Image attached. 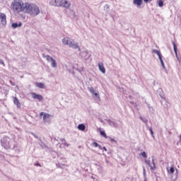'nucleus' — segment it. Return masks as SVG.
<instances>
[{
  "instance_id": "nucleus-1",
  "label": "nucleus",
  "mask_w": 181,
  "mask_h": 181,
  "mask_svg": "<svg viewBox=\"0 0 181 181\" xmlns=\"http://www.w3.org/2000/svg\"><path fill=\"white\" fill-rule=\"evenodd\" d=\"M11 9L15 13H28L31 16H37L40 13V9L35 4L23 2L22 0H14L11 3Z\"/></svg>"
},
{
  "instance_id": "nucleus-2",
  "label": "nucleus",
  "mask_w": 181,
  "mask_h": 181,
  "mask_svg": "<svg viewBox=\"0 0 181 181\" xmlns=\"http://www.w3.org/2000/svg\"><path fill=\"white\" fill-rule=\"evenodd\" d=\"M62 43L69 47H72V49H78L79 52H81V49L80 48V46H78V43H74V40H71L68 37H66L62 40Z\"/></svg>"
},
{
  "instance_id": "nucleus-3",
  "label": "nucleus",
  "mask_w": 181,
  "mask_h": 181,
  "mask_svg": "<svg viewBox=\"0 0 181 181\" xmlns=\"http://www.w3.org/2000/svg\"><path fill=\"white\" fill-rule=\"evenodd\" d=\"M153 53H156L158 56L159 60L161 63V65L163 67H165V63H163V59H162V54L160 53V51L158 49H153L152 51Z\"/></svg>"
},
{
  "instance_id": "nucleus-4",
  "label": "nucleus",
  "mask_w": 181,
  "mask_h": 181,
  "mask_svg": "<svg viewBox=\"0 0 181 181\" xmlns=\"http://www.w3.org/2000/svg\"><path fill=\"white\" fill-rule=\"evenodd\" d=\"M45 58L47 59V62H51V66L52 67H57V64L56 63V60L53 59V57L47 55L45 56Z\"/></svg>"
},
{
  "instance_id": "nucleus-5",
  "label": "nucleus",
  "mask_w": 181,
  "mask_h": 181,
  "mask_svg": "<svg viewBox=\"0 0 181 181\" xmlns=\"http://www.w3.org/2000/svg\"><path fill=\"white\" fill-rule=\"evenodd\" d=\"M40 117H42V119L44 121V122H47V121H49V119H50V117H52V115H50L49 113H45L43 112H41L40 114Z\"/></svg>"
},
{
  "instance_id": "nucleus-6",
  "label": "nucleus",
  "mask_w": 181,
  "mask_h": 181,
  "mask_svg": "<svg viewBox=\"0 0 181 181\" xmlns=\"http://www.w3.org/2000/svg\"><path fill=\"white\" fill-rule=\"evenodd\" d=\"M31 95L34 100H38V101H43V96L36 93H31Z\"/></svg>"
},
{
  "instance_id": "nucleus-7",
  "label": "nucleus",
  "mask_w": 181,
  "mask_h": 181,
  "mask_svg": "<svg viewBox=\"0 0 181 181\" xmlns=\"http://www.w3.org/2000/svg\"><path fill=\"white\" fill-rule=\"evenodd\" d=\"M49 4L52 6H62V0H51Z\"/></svg>"
},
{
  "instance_id": "nucleus-8",
  "label": "nucleus",
  "mask_w": 181,
  "mask_h": 181,
  "mask_svg": "<svg viewBox=\"0 0 181 181\" xmlns=\"http://www.w3.org/2000/svg\"><path fill=\"white\" fill-rule=\"evenodd\" d=\"M71 6V4H70V1L67 0H62L61 6H63V8H70Z\"/></svg>"
},
{
  "instance_id": "nucleus-9",
  "label": "nucleus",
  "mask_w": 181,
  "mask_h": 181,
  "mask_svg": "<svg viewBox=\"0 0 181 181\" xmlns=\"http://www.w3.org/2000/svg\"><path fill=\"white\" fill-rule=\"evenodd\" d=\"M0 19H1V23L2 24V25L5 26V25H6V15H5V13H1Z\"/></svg>"
},
{
  "instance_id": "nucleus-10",
  "label": "nucleus",
  "mask_w": 181,
  "mask_h": 181,
  "mask_svg": "<svg viewBox=\"0 0 181 181\" xmlns=\"http://www.w3.org/2000/svg\"><path fill=\"white\" fill-rule=\"evenodd\" d=\"M152 162H153V165H151V161L150 160H145L146 165H148L151 167V170H155V169H156V166L155 165V160H153Z\"/></svg>"
},
{
  "instance_id": "nucleus-11",
  "label": "nucleus",
  "mask_w": 181,
  "mask_h": 181,
  "mask_svg": "<svg viewBox=\"0 0 181 181\" xmlns=\"http://www.w3.org/2000/svg\"><path fill=\"white\" fill-rule=\"evenodd\" d=\"M98 66L99 67L100 71H101V73H103V74H105V67H104V63L99 62L98 64Z\"/></svg>"
},
{
  "instance_id": "nucleus-12",
  "label": "nucleus",
  "mask_w": 181,
  "mask_h": 181,
  "mask_svg": "<svg viewBox=\"0 0 181 181\" xmlns=\"http://www.w3.org/2000/svg\"><path fill=\"white\" fill-rule=\"evenodd\" d=\"M13 103L17 106V108H21V102H19V99H18V98H13Z\"/></svg>"
},
{
  "instance_id": "nucleus-13",
  "label": "nucleus",
  "mask_w": 181,
  "mask_h": 181,
  "mask_svg": "<svg viewBox=\"0 0 181 181\" xmlns=\"http://www.w3.org/2000/svg\"><path fill=\"white\" fill-rule=\"evenodd\" d=\"M133 4L136 6H141L142 5V0H134Z\"/></svg>"
},
{
  "instance_id": "nucleus-14",
  "label": "nucleus",
  "mask_w": 181,
  "mask_h": 181,
  "mask_svg": "<svg viewBox=\"0 0 181 181\" xmlns=\"http://www.w3.org/2000/svg\"><path fill=\"white\" fill-rule=\"evenodd\" d=\"M21 26H22V23H12L11 25V28H13V29H16V28H21Z\"/></svg>"
},
{
  "instance_id": "nucleus-15",
  "label": "nucleus",
  "mask_w": 181,
  "mask_h": 181,
  "mask_svg": "<svg viewBox=\"0 0 181 181\" xmlns=\"http://www.w3.org/2000/svg\"><path fill=\"white\" fill-rule=\"evenodd\" d=\"M78 129H79V131H86V125H84V124H78Z\"/></svg>"
},
{
  "instance_id": "nucleus-16",
  "label": "nucleus",
  "mask_w": 181,
  "mask_h": 181,
  "mask_svg": "<svg viewBox=\"0 0 181 181\" xmlns=\"http://www.w3.org/2000/svg\"><path fill=\"white\" fill-rule=\"evenodd\" d=\"M35 84L36 87H37L38 88H45V84H43L42 83L36 82Z\"/></svg>"
},
{
  "instance_id": "nucleus-17",
  "label": "nucleus",
  "mask_w": 181,
  "mask_h": 181,
  "mask_svg": "<svg viewBox=\"0 0 181 181\" xmlns=\"http://www.w3.org/2000/svg\"><path fill=\"white\" fill-rule=\"evenodd\" d=\"M173 45L174 52L175 53V56L177 57V47H176V44L174 42H173Z\"/></svg>"
},
{
  "instance_id": "nucleus-18",
  "label": "nucleus",
  "mask_w": 181,
  "mask_h": 181,
  "mask_svg": "<svg viewBox=\"0 0 181 181\" xmlns=\"http://www.w3.org/2000/svg\"><path fill=\"white\" fill-rule=\"evenodd\" d=\"M100 134L103 136V138H105L107 139L108 136H107V134H105V132L100 130Z\"/></svg>"
},
{
  "instance_id": "nucleus-19",
  "label": "nucleus",
  "mask_w": 181,
  "mask_h": 181,
  "mask_svg": "<svg viewBox=\"0 0 181 181\" xmlns=\"http://www.w3.org/2000/svg\"><path fill=\"white\" fill-rule=\"evenodd\" d=\"M158 6H160V8H162V6H163V1L160 0L158 1Z\"/></svg>"
},
{
  "instance_id": "nucleus-20",
  "label": "nucleus",
  "mask_w": 181,
  "mask_h": 181,
  "mask_svg": "<svg viewBox=\"0 0 181 181\" xmlns=\"http://www.w3.org/2000/svg\"><path fill=\"white\" fill-rule=\"evenodd\" d=\"M93 146H94L95 148H98V144L95 141H94L93 144H92Z\"/></svg>"
},
{
  "instance_id": "nucleus-21",
  "label": "nucleus",
  "mask_w": 181,
  "mask_h": 181,
  "mask_svg": "<svg viewBox=\"0 0 181 181\" xmlns=\"http://www.w3.org/2000/svg\"><path fill=\"white\" fill-rule=\"evenodd\" d=\"M89 91H90V93L91 94H94V92H95V90H94V88L91 87V88H90V89H89Z\"/></svg>"
},
{
  "instance_id": "nucleus-22",
  "label": "nucleus",
  "mask_w": 181,
  "mask_h": 181,
  "mask_svg": "<svg viewBox=\"0 0 181 181\" xmlns=\"http://www.w3.org/2000/svg\"><path fill=\"white\" fill-rule=\"evenodd\" d=\"M170 173H172V174L175 173V168L173 167H171L170 168Z\"/></svg>"
},
{
  "instance_id": "nucleus-23",
  "label": "nucleus",
  "mask_w": 181,
  "mask_h": 181,
  "mask_svg": "<svg viewBox=\"0 0 181 181\" xmlns=\"http://www.w3.org/2000/svg\"><path fill=\"white\" fill-rule=\"evenodd\" d=\"M141 156H143V158H146V153L145 151H143L141 153Z\"/></svg>"
},
{
  "instance_id": "nucleus-24",
  "label": "nucleus",
  "mask_w": 181,
  "mask_h": 181,
  "mask_svg": "<svg viewBox=\"0 0 181 181\" xmlns=\"http://www.w3.org/2000/svg\"><path fill=\"white\" fill-rule=\"evenodd\" d=\"M93 95H95V97H98V99H100V96L98 95V93H95V91L94 92Z\"/></svg>"
},
{
  "instance_id": "nucleus-25",
  "label": "nucleus",
  "mask_w": 181,
  "mask_h": 181,
  "mask_svg": "<svg viewBox=\"0 0 181 181\" xmlns=\"http://www.w3.org/2000/svg\"><path fill=\"white\" fill-rule=\"evenodd\" d=\"M0 64H2L3 66H5V63L2 60L0 61Z\"/></svg>"
},
{
  "instance_id": "nucleus-26",
  "label": "nucleus",
  "mask_w": 181,
  "mask_h": 181,
  "mask_svg": "<svg viewBox=\"0 0 181 181\" xmlns=\"http://www.w3.org/2000/svg\"><path fill=\"white\" fill-rule=\"evenodd\" d=\"M98 148H99V149H103V147L100 144H98Z\"/></svg>"
},
{
  "instance_id": "nucleus-27",
  "label": "nucleus",
  "mask_w": 181,
  "mask_h": 181,
  "mask_svg": "<svg viewBox=\"0 0 181 181\" xmlns=\"http://www.w3.org/2000/svg\"><path fill=\"white\" fill-rule=\"evenodd\" d=\"M150 132H151V135H153V131H152V129H150Z\"/></svg>"
},
{
  "instance_id": "nucleus-28",
  "label": "nucleus",
  "mask_w": 181,
  "mask_h": 181,
  "mask_svg": "<svg viewBox=\"0 0 181 181\" xmlns=\"http://www.w3.org/2000/svg\"><path fill=\"white\" fill-rule=\"evenodd\" d=\"M146 4H148L149 2V0H144Z\"/></svg>"
},
{
  "instance_id": "nucleus-29",
  "label": "nucleus",
  "mask_w": 181,
  "mask_h": 181,
  "mask_svg": "<svg viewBox=\"0 0 181 181\" xmlns=\"http://www.w3.org/2000/svg\"><path fill=\"white\" fill-rule=\"evenodd\" d=\"M104 151H107V148L104 147L103 148Z\"/></svg>"
},
{
  "instance_id": "nucleus-30",
  "label": "nucleus",
  "mask_w": 181,
  "mask_h": 181,
  "mask_svg": "<svg viewBox=\"0 0 181 181\" xmlns=\"http://www.w3.org/2000/svg\"><path fill=\"white\" fill-rule=\"evenodd\" d=\"M36 166H40V164H37Z\"/></svg>"
},
{
  "instance_id": "nucleus-31",
  "label": "nucleus",
  "mask_w": 181,
  "mask_h": 181,
  "mask_svg": "<svg viewBox=\"0 0 181 181\" xmlns=\"http://www.w3.org/2000/svg\"><path fill=\"white\" fill-rule=\"evenodd\" d=\"M150 1H152V0H150Z\"/></svg>"
}]
</instances>
